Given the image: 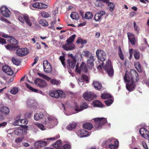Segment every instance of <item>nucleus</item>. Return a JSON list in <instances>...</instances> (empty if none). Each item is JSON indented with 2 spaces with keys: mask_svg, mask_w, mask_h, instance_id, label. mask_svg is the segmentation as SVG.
<instances>
[{
  "mask_svg": "<svg viewBox=\"0 0 149 149\" xmlns=\"http://www.w3.org/2000/svg\"><path fill=\"white\" fill-rule=\"evenodd\" d=\"M38 126L40 129L42 130H45L44 129V125L42 124H38Z\"/></svg>",
  "mask_w": 149,
  "mask_h": 149,
  "instance_id": "obj_63",
  "label": "nucleus"
},
{
  "mask_svg": "<svg viewBox=\"0 0 149 149\" xmlns=\"http://www.w3.org/2000/svg\"><path fill=\"white\" fill-rule=\"evenodd\" d=\"M49 95L51 96L57 98H64L66 96L64 92L59 90L51 91L49 92Z\"/></svg>",
  "mask_w": 149,
  "mask_h": 149,
  "instance_id": "obj_4",
  "label": "nucleus"
},
{
  "mask_svg": "<svg viewBox=\"0 0 149 149\" xmlns=\"http://www.w3.org/2000/svg\"><path fill=\"white\" fill-rule=\"evenodd\" d=\"M19 87H14L10 91V93L13 95L16 94L19 91Z\"/></svg>",
  "mask_w": 149,
  "mask_h": 149,
  "instance_id": "obj_38",
  "label": "nucleus"
},
{
  "mask_svg": "<svg viewBox=\"0 0 149 149\" xmlns=\"http://www.w3.org/2000/svg\"><path fill=\"white\" fill-rule=\"evenodd\" d=\"M96 56L98 60L103 62L107 59V55L103 50L98 49L96 52Z\"/></svg>",
  "mask_w": 149,
  "mask_h": 149,
  "instance_id": "obj_5",
  "label": "nucleus"
},
{
  "mask_svg": "<svg viewBox=\"0 0 149 149\" xmlns=\"http://www.w3.org/2000/svg\"><path fill=\"white\" fill-rule=\"evenodd\" d=\"M39 22L40 24L42 26H46L48 25V22L44 19L40 20Z\"/></svg>",
  "mask_w": 149,
  "mask_h": 149,
  "instance_id": "obj_46",
  "label": "nucleus"
},
{
  "mask_svg": "<svg viewBox=\"0 0 149 149\" xmlns=\"http://www.w3.org/2000/svg\"><path fill=\"white\" fill-rule=\"evenodd\" d=\"M82 78L83 80L86 81L87 83L88 82V77L86 75H83L82 76Z\"/></svg>",
  "mask_w": 149,
  "mask_h": 149,
  "instance_id": "obj_59",
  "label": "nucleus"
},
{
  "mask_svg": "<svg viewBox=\"0 0 149 149\" xmlns=\"http://www.w3.org/2000/svg\"><path fill=\"white\" fill-rule=\"evenodd\" d=\"M92 104L95 107L102 108L104 106L103 104L100 101L97 100L93 101Z\"/></svg>",
  "mask_w": 149,
  "mask_h": 149,
  "instance_id": "obj_24",
  "label": "nucleus"
},
{
  "mask_svg": "<svg viewBox=\"0 0 149 149\" xmlns=\"http://www.w3.org/2000/svg\"><path fill=\"white\" fill-rule=\"evenodd\" d=\"M67 66H69L71 69H74L75 66L76 60L69 59L67 60Z\"/></svg>",
  "mask_w": 149,
  "mask_h": 149,
  "instance_id": "obj_18",
  "label": "nucleus"
},
{
  "mask_svg": "<svg viewBox=\"0 0 149 149\" xmlns=\"http://www.w3.org/2000/svg\"><path fill=\"white\" fill-rule=\"evenodd\" d=\"M70 17L73 19L78 20L79 19V16L78 13L75 12H72L70 15Z\"/></svg>",
  "mask_w": 149,
  "mask_h": 149,
  "instance_id": "obj_29",
  "label": "nucleus"
},
{
  "mask_svg": "<svg viewBox=\"0 0 149 149\" xmlns=\"http://www.w3.org/2000/svg\"><path fill=\"white\" fill-rule=\"evenodd\" d=\"M2 69L3 71L8 75H12L14 73L13 70L8 65H3L2 67Z\"/></svg>",
  "mask_w": 149,
  "mask_h": 149,
  "instance_id": "obj_11",
  "label": "nucleus"
},
{
  "mask_svg": "<svg viewBox=\"0 0 149 149\" xmlns=\"http://www.w3.org/2000/svg\"><path fill=\"white\" fill-rule=\"evenodd\" d=\"M6 48L7 49L12 50L14 48H15V46H13L12 44H8L6 46H5Z\"/></svg>",
  "mask_w": 149,
  "mask_h": 149,
  "instance_id": "obj_54",
  "label": "nucleus"
},
{
  "mask_svg": "<svg viewBox=\"0 0 149 149\" xmlns=\"http://www.w3.org/2000/svg\"><path fill=\"white\" fill-rule=\"evenodd\" d=\"M6 43V40L0 37V44L3 45L5 44Z\"/></svg>",
  "mask_w": 149,
  "mask_h": 149,
  "instance_id": "obj_61",
  "label": "nucleus"
},
{
  "mask_svg": "<svg viewBox=\"0 0 149 149\" xmlns=\"http://www.w3.org/2000/svg\"><path fill=\"white\" fill-rule=\"evenodd\" d=\"M32 113V111H29V112L25 114V116L27 117L30 118L31 116Z\"/></svg>",
  "mask_w": 149,
  "mask_h": 149,
  "instance_id": "obj_64",
  "label": "nucleus"
},
{
  "mask_svg": "<svg viewBox=\"0 0 149 149\" xmlns=\"http://www.w3.org/2000/svg\"><path fill=\"white\" fill-rule=\"evenodd\" d=\"M131 81L130 84H126V87L128 91H132L134 90L136 85L134 84L135 81Z\"/></svg>",
  "mask_w": 149,
  "mask_h": 149,
  "instance_id": "obj_20",
  "label": "nucleus"
},
{
  "mask_svg": "<svg viewBox=\"0 0 149 149\" xmlns=\"http://www.w3.org/2000/svg\"><path fill=\"white\" fill-rule=\"evenodd\" d=\"M94 56H93L91 57L88 59L87 63L89 68L91 69L93 68L94 66Z\"/></svg>",
  "mask_w": 149,
  "mask_h": 149,
  "instance_id": "obj_17",
  "label": "nucleus"
},
{
  "mask_svg": "<svg viewBox=\"0 0 149 149\" xmlns=\"http://www.w3.org/2000/svg\"><path fill=\"white\" fill-rule=\"evenodd\" d=\"M32 5L33 7L38 9L46 8L47 7V5L42 3H36Z\"/></svg>",
  "mask_w": 149,
  "mask_h": 149,
  "instance_id": "obj_15",
  "label": "nucleus"
},
{
  "mask_svg": "<svg viewBox=\"0 0 149 149\" xmlns=\"http://www.w3.org/2000/svg\"><path fill=\"white\" fill-rule=\"evenodd\" d=\"M139 133L143 137H144L146 135L147 136L149 134H148V131L145 128L142 127L140 129Z\"/></svg>",
  "mask_w": 149,
  "mask_h": 149,
  "instance_id": "obj_22",
  "label": "nucleus"
},
{
  "mask_svg": "<svg viewBox=\"0 0 149 149\" xmlns=\"http://www.w3.org/2000/svg\"><path fill=\"white\" fill-rule=\"evenodd\" d=\"M83 128L85 129L91 130L93 127L92 124L89 123H84L83 125Z\"/></svg>",
  "mask_w": 149,
  "mask_h": 149,
  "instance_id": "obj_33",
  "label": "nucleus"
},
{
  "mask_svg": "<svg viewBox=\"0 0 149 149\" xmlns=\"http://www.w3.org/2000/svg\"><path fill=\"white\" fill-rule=\"evenodd\" d=\"M18 19L22 23L26 24L29 26H31L32 25V23L30 22L28 16L25 15H21L18 17Z\"/></svg>",
  "mask_w": 149,
  "mask_h": 149,
  "instance_id": "obj_6",
  "label": "nucleus"
},
{
  "mask_svg": "<svg viewBox=\"0 0 149 149\" xmlns=\"http://www.w3.org/2000/svg\"><path fill=\"white\" fill-rule=\"evenodd\" d=\"M12 61L14 64L17 65H19V63H20L19 60L14 57L12 58Z\"/></svg>",
  "mask_w": 149,
  "mask_h": 149,
  "instance_id": "obj_49",
  "label": "nucleus"
},
{
  "mask_svg": "<svg viewBox=\"0 0 149 149\" xmlns=\"http://www.w3.org/2000/svg\"><path fill=\"white\" fill-rule=\"evenodd\" d=\"M63 48L65 50L68 51L73 50L75 48V46L73 44L67 42L62 45Z\"/></svg>",
  "mask_w": 149,
  "mask_h": 149,
  "instance_id": "obj_10",
  "label": "nucleus"
},
{
  "mask_svg": "<svg viewBox=\"0 0 149 149\" xmlns=\"http://www.w3.org/2000/svg\"><path fill=\"white\" fill-rule=\"evenodd\" d=\"M80 68L85 72H87L88 71L86 65L84 62H82L81 63L80 66Z\"/></svg>",
  "mask_w": 149,
  "mask_h": 149,
  "instance_id": "obj_36",
  "label": "nucleus"
},
{
  "mask_svg": "<svg viewBox=\"0 0 149 149\" xmlns=\"http://www.w3.org/2000/svg\"><path fill=\"white\" fill-rule=\"evenodd\" d=\"M88 107V104L85 103L83 102L80 106V108L78 109V110L79 111H80L82 110L87 108Z\"/></svg>",
  "mask_w": 149,
  "mask_h": 149,
  "instance_id": "obj_35",
  "label": "nucleus"
},
{
  "mask_svg": "<svg viewBox=\"0 0 149 149\" xmlns=\"http://www.w3.org/2000/svg\"><path fill=\"white\" fill-rule=\"evenodd\" d=\"M25 84L27 87L31 91L36 93L38 92V91L37 89L33 88L29 84L26 83Z\"/></svg>",
  "mask_w": 149,
  "mask_h": 149,
  "instance_id": "obj_43",
  "label": "nucleus"
},
{
  "mask_svg": "<svg viewBox=\"0 0 149 149\" xmlns=\"http://www.w3.org/2000/svg\"><path fill=\"white\" fill-rule=\"evenodd\" d=\"M10 38V39L8 40L9 42L13 46H15V48L17 47V44L18 41L13 37H11Z\"/></svg>",
  "mask_w": 149,
  "mask_h": 149,
  "instance_id": "obj_31",
  "label": "nucleus"
},
{
  "mask_svg": "<svg viewBox=\"0 0 149 149\" xmlns=\"http://www.w3.org/2000/svg\"><path fill=\"white\" fill-rule=\"evenodd\" d=\"M47 144V142L44 141H39L35 143L34 146L36 147L41 146L44 147Z\"/></svg>",
  "mask_w": 149,
  "mask_h": 149,
  "instance_id": "obj_21",
  "label": "nucleus"
},
{
  "mask_svg": "<svg viewBox=\"0 0 149 149\" xmlns=\"http://www.w3.org/2000/svg\"><path fill=\"white\" fill-rule=\"evenodd\" d=\"M50 82L54 85H58L59 84V82L58 81H57L55 79H51Z\"/></svg>",
  "mask_w": 149,
  "mask_h": 149,
  "instance_id": "obj_60",
  "label": "nucleus"
},
{
  "mask_svg": "<svg viewBox=\"0 0 149 149\" xmlns=\"http://www.w3.org/2000/svg\"><path fill=\"white\" fill-rule=\"evenodd\" d=\"M43 66L44 72L46 73H50L52 70V67L47 60H45L43 62Z\"/></svg>",
  "mask_w": 149,
  "mask_h": 149,
  "instance_id": "obj_9",
  "label": "nucleus"
},
{
  "mask_svg": "<svg viewBox=\"0 0 149 149\" xmlns=\"http://www.w3.org/2000/svg\"><path fill=\"white\" fill-rule=\"evenodd\" d=\"M28 122L26 119H24L21 120L20 123L22 124V125H26L27 124Z\"/></svg>",
  "mask_w": 149,
  "mask_h": 149,
  "instance_id": "obj_58",
  "label": "nucleus"
},
{
  "mask_svg": "<svg viewBox=\"0 0 149 149\" xmlns=\"http://www.w3.org/2000/svg\"><path fill=\"white\" fill-rule=\"evenodd\" d=\"M40 15L44 18H48L50 17V15L45 11H42L40 13Z\"/></svg>",
  "mask_w": 149,
  "mask_h": 149,
  "instance_id": "obj_44",
  "label": "nucleus"
},
{
  "mask_svg": "<svg viewBox=\"0 0 149 149\" xmlns=\"http://www.w3.org/2000/svg\"><path fill=\"white\" fill-rule=\"evenodd\" d=\"M104 64V63L103 62H102V63L101 64H100L97 66V69L99 70H101L102 69V68H103Z\"/></svg>",
  "mask_w": 149,
  "mask_h": 149,
  "instance_id": "obj_62",
  "label": "nucleus"
},
{
  "mask_svg": "<svg viewBox=\"0 0 149 149\" xmlns=\"http://www.w3.org/2000/svg\"><path fill=\"white\" fill-rule=\"evenodd\" d=\"M53 146L57 149H61L62 147L61 141L59 140L53 144Z\"/></svg>",
  "mask_w": 149,
  "mask_h": 149,
  "instance_id": "obj_26",
  "label": "nucleus"
},
{
  "mask_svg": "<svg viewBox=\"0 0 149 149\" xmlns=\"http://www.w3.org/2000/svg\"><path fill=\"white\" fill-rule=\"evenodd\" d=\"M28 49L26 47L18 49L16 51L17 55L20 56H23L29 53Z\"/></svg>",
  "mask_w": 149,
  "mask_h": 149,
  "instance_id": "obj_8",
  "label": "nucleus"
},
{
  "mask_svg": "<svg viewBox=\"0 0 149 149\" xmlns=\"http://www.w3.org/2000/svg\"><path fill=\"white\" fill-rule=\"evenodd\" d=\"M124 79L125 81L127 82L130 81L137 82L139 80V77L137 72L134 69H132L129 73L126 71L124 77Z\"/></svg>",
  "mask_w": 149,
  "mask_h": 149,
  "instance_id": "obj_1",
  "label": "nucleus"
},
{
  "mask_svg": "<svg viewBox=\"0 0 149 149\" xmlns=\"http://www.w3.org/2000/svg\"><path fill=\"white\" fill-rule=\"evenodd\" d=\"M95 128L97 130H100L102 127L107 122V119L104 118H96L94 119Z\"/></svg>",
  "mask_w": 149,
  "mask_h": 149,
  "instance_id": "obj_2",
  "label": "nucleus"
},
{
  "mask_svg": "<svg viewBox=\"0 0 149 149\" xmlns=\"http://www.w3.org/2000/svg\"><path fill=\"white\" fill-rule=\"evenodd\" d=\"M113 102V100L112 99L109 100L105 101V103L107 106H110Z\"/></svg>",
  "mask_w": 149,
  "mask_h": 149,
  "instance_id": "obj_55",
  "label": "nucleus"
},
{
  "mask_svg": "<svg viewBox=\"0 0 149 149\" xmlns=\"http://www.w3.org/2000/svg\"><path fill=\"white\" fill-rule=\"evenodd\" d=\"M115 144H110L109 145L108 149H116L118 147V141L117 140L114 141Z\"/></svg>",
  "mask_w": 149,
  "mask_h": 149,
  "instance_id": "obj_27",
  "label": "nucleus"
},
{
  "mask_svg": "<svg viewBox=\"0 0 149 149\" xmlns=\"http://www.w3.org/2000/svg\"><path fill=\"white\" fill-rule=\"evenodd\" d=\"M83 96L85 100L90 101L93 100L95 97H96L97 96L93 92L87 91L83 94Z\"/></svg>",
  "mask_w": 149,
  "mask_h": 149,
  "instance_id": "obj_7",
  "label": "nucleus"
},
{
  "mask_svg": "<svg viewBox=\"0 0 149 149\" xmlns=\"http://www.w3.org/2000/svg\"><path fill=\"white\" fill-rule=\"evenodd\" d=\"M77 126V124L74 122H72L70 123L66 127V129L69 130H71L74 129Z\"/></svg>",
  "mask_w": 149,
  "mask_h": 149,
  "instance_id": "obj_30",
  "label": "nucleus"
},
{
  "mask_svg": "<svg viewBox=\"0 0 149 149\" xmlns=\"http://www.w3.org/2000/svg\"><path fill=\"white\" fill-rule=\"evenodd\" d=\"M101 97L102 99H105L108 98H111V96L107 93H104L101 94Z\"/></svg>",
  "mask_w": 149,
  "mask_h": 149,
  "instance_id": "obj_39",
  "label": "nucleus"
},
{
  "mask_svg": "<svg viewBox=\"0 0 149 149\" xmlns=\"http://www.w3.org/2000/svg\"><path fill=\"white\" fill-rule=\"evenodd\" d=\"M45 115L42 113L40 112L39 113H36L34 116V119L36 120H39L43 119Z\"/></svg>",
  "mask_w": 149,
  "mask_h": 149,
  "instance_id": "obj_25",
  "label": "nucleus"
},
{
  "mask_svg": "<svg viewBox=\"0 0 149 149\" xmlns=\"http://www.w3.org/2000/svg\"><path fill=\"white\" fill-rule=\"evenodd\" d=\"M109 1V0H96L95 2V6L97 7L102 8L104 7L105 4H107Z\"/></svg>",
  "mask_w": 149,
  "mask_h": 149,
  "instance_id": "obj_12",
  "label": "nucleus"
},
{
  "mask_svg": "<svg viewBox=\"0 0 149 149\" xmlns=\"http://www.w3.org/2000/svg\"><path fill=\"white\" fill-rule=\"evenodd\" d=\"M93 16L92 13L87 12L85 15V17L86 19H91Z\"/></svg>",
  "mask_w": 149,
  "mask_h": 149,
  "instance_id": "obj_48",
  "label": "nucleus"
},
{
  "mask_svg": "<svg viewBox=\"0 0 149 149\" xmlns=\"http://www.w3.org/2000/svg\"><path fill=\"white\" fill-rule=\"evenodd\" d=\"M35 83L40 88H44L47 85L45 81L39 79H37L35 81Z\"/></svg>",
  "mask_w": 149,
  "mask_h": 149,
  "instance_id": "obj_14",
  "label": "nucleus"
},
{
  "mask_svg": "<svg viewBox=\"0 0 149 149\" xmlns=\"http://www.w3.org/2000/svg\"><path fill=\"white\" fill-rule=\"evenodd\" d=\"M103 68L107 72L109 76L111 77L113 75V70L111 64V61L110 59H108L106 62L105 65H104Z\"/></svg>",
  "mask_w": 149,
  "mask_h": 149,
  "instance_id": "obj_3",
  "label": "nucleus"
},
{
  "mask_svg": "<svg viewBox=\"0 0 149 149\" xmlns=\"http://www.w3.org/2000/svg\"><path fill=\"white\" fill-rule=\"evenodd\" d=\"M59 59L61 61L62 65L64 67L66 66V64L65 62V58L64 56H61L59 57Z\"/></svg>",
  "mask_w": 149,
  "mask_h": 149,
  "instance_id": "obj_50",
  "label": "nucleus"
},
{
  "mask_svg": "<svg viewBox=\"0 0 149 149\" xmlns=\"http://www.w3.org/2000/svg\"><path fill=\"white\" fill-rule=\"evenodd\" d=\"M24 138L23 136L19 137L15 139V141L16 143H19L22 141Z\"/></svg>",
  "mask_w": 149,
  "mask_h": 149,
  "instance_id": "obj_56",
  "label": "nucleus"
},
{
  "mask_svg": "<svg viewBox=\"0 0 149 149\" xmlns=\"http://www.w3.org/2000/svg\"><path fill=\"white\" fill-rule=\"evenodd\" d=\"M21 120H17L14 122L13 124L15 125L21 126L22 124L20 123V121Z\"/></svg>",
  "mask_w": 149,
  "mask_h": 149,
  "instance_id": "obj_57",
  "label": "nucleus"
},
{
  "mask_svg": "<svg viewBox=\"0 0 149 149\" xmlns=\"http://www.w3.org/2000/svg\"><path fill=\"white\" fill-rule=\"evenodd\" d=\"M76 43L77 44L81 43V45H84L86 44L87 41L86 40H84L82 38L78 39L76 41Z\"/></svg>",
  "mask_w": 149,
  "mask_h": 149,
  "instance_id": "obj_47",
  "label": "nucleus"
},
{
  "mask_svg": "<svg viewBox=\"0 0 149 149\" xmlns=\"http://www.w3.org/2000/svg\"><path fill=\"white\" fill-rule=\"evenodd\" d=\"M129 40L132 45H134L136 42V39L134 35L130 32L127 33Z\"/></svg>",
  "mask_w": 149,
  "mask_h": 149,
  "instance_id": "obj_16",
  "label": "nucleus"
},
{
  "mask_svg": "<svg viewBox=\"0 0 149 149\" xmlns=\"http://www.w3.org/2000/svg\"><path fill=\"white\" fill-rule=\"evenodd\" d=\"M75 36L76 35L75 34L72 35L67 40H66L67 42L70 44H73L72 42L74 41Z\"/></svg>",
  "mask_w": 149,
  "mask_h": 149,
  "instance_id": "obj_37",
  "label": "nucleus"
},
{
  "mask_svg": "<svg viewBox=\"0 0 149 149\" xmlns=\"http://www.w3.org/2000/svg\"><path fill=\"white\" fill-rule=\"evenodd\" d=\"M82 55L86 58H90L93 56L91 53L87 51H83L82 52Z\"/></svg>",
  "mask_w": 149,
  "mask_h": 149,
  "instance_id": "obj_34",
  "label": "nucleus"
},
{
  "mask_svg": "<svg viewBox=\"0 0 149 149\" xmlns=\"http://www.w3.org/2000/svg\"><path fill=\"white\" fill-rule=\"evenodd\" d=\"M1 13L4 16L8 17L10 16V12L9 10L6 6H3L1 8Z\"/></svg>",
  "mask_w": 149,
  "mask_h": 149,
  "instance_id": "obj_13",
  "label": "nucleus"
},
{
  "mask_svg": "<svg viewBox=\"0 0 149 149\" xmlns=\"http://www.w3.org/2000/svg\"><path fill=\"white\" fill-rule=\"evenodd\" d=\"M134 56L136 59H138L140 57V53L138 50H134Z\"/></svg>",
  "mask_w": 149,
  "mask_h": 149,
  "instance_id": "obj_45",
  "label": "nucleus"
},
{
  "mask_svg": "<svg viewBox=\"0 0 149 149\" xmlns=\"http://www.w3.org/2000/svg\"><path fill=\"white\" fill-rule=\"evenodd\" d=\"M118 54L121 60H124V56L120 46L118 47Z\"/></svg>",
  "mask_w": 149,
  "mask_h": 149,
  "instance_id": "obj_41",
  "label": "nucleus"
},
{
  "mask_svg": "<svg viewBox=\"0 0 149 149\" xmlns=\"http://www.w3.org/2000/svg\"><path fill=\"white\" fill-rule=\"evenodd\" d=\"M60 136L58 134L56 136H55L53 137L50 138H47L46 139V140L47 141H49V140H52V141H54L60 138Z\"/></svg>",
  "mask_w": 149,
  "mask_h": 149,
  "instance_id": "obj_51",
  "label": "nucleus"
},
{
  "mask_svg": "<svg viewBox=\"0 0 149 149\" xmlns=\"http://www.w3.org/2000/svg\"><path fill=\"white\" fill-rule=\"evenodd\" d=\"M107 3L108 4V8L109 10L111 12L113 11V9L115 6L113 3L111 2H109V1L108 3Z\"/></svg>",
  "mask_w": 149,
  "mask_h": 149,
  "instance_id": "obj_40",
  "label": "nucleus"
},
{
  "mask_svg": "<svg viewBox=\"0 0 149 149\" xmlns=\"http://www.w3.org/2000/svg\"><path fill=\"white\" fill-rule=\"evenodd\" d=\"M79 134L81 137H84L88 136L89 135L88 132L84 129H81L79 131Z\"/></svg>",
  "mask_w": 149,
  "mask_h": 149,
  "instance_id": "obj_23",
  "label": "nucleus"
},
{
  "mask_svg": "<svg viewBox=\"0 0 149 149\" xmlns=\"http://www.w3.org/2000/svg\"><path fill=\"white\" fill-rule=\"evenodd\" d=\"M0 112L2 113H4L6 115L9 113L10 110L8 107L3 106L0 108Z\"/></svg>",
  "mask_w": 149,
  "mask_h": 149,
  "instance_id": "obj_28",
  "label": "nucleus"
},
{
  "mask_svg": "<svg viewBox=\"0 0 149 149\" xmlns=\"http://www.w3.org/2000/svg\"><path fill=\"white\" fill-rule=\"evenodd\" d=\"M23 129H17L14 131V133L17 135H20L23 133Z\"/></svg>",
  "mask_w": 149,
  "mask_h": 149,
  "instance_id": "obj_42",
  "label": "nucleus"
},
{
  "mask_svg": "<svg viewBox=\"0 0 149 149\" xmlns=\"http://www.w3.org/2000/svg\"><path fill=\"white\" fill-rule=\"evenodd\" d=\"M93 85L94 88L97 90L100 91L102 87V84L100 82L97 81H94Z\"/></svg>",
  "mask_w": 149,
  "mask_h": 149,
  "instance_id": "obj_19",
  "label": "nucleus"
},
{
  "mask_svg": "<svg viewBox=\"0 0 149 149\" xmlns=\"http://www.w3.org/2000/svg\"><path fill=\"white\" fill-rule=\"evenodd\" d=\"M134 66L137 70V71L140 72H141L142 71V68L139 62H136L134 63Z\"/></svg>",
  "mask_w": 149,
  "mask_h": 149,
  "instance_id": "obj_32",
  "label": "nucleus"
},
{
  "mask_svg": "<svg viewBox=\"0 0 149 149\" xmlns=\"http://www.w3.org/2000/svg\"><path fill=\"white\" fill-rule=\"evenodd\" d=\"M71 146L68 144H66L62 147L61 149H71Z\"/></svg>",
  "mask_w": 149,
  "mask_h": 149,
  "instance_id": "obj_53",
  "label": "nucleus"
},
{
  "mask_svg": "<svg viewBox=\"0 0 149 149\" xmlns=\"http://www.w3.org/2000/svg\"><path fill=\"white\" fill-rule=\"evenodd\" d=\"M101 17V16L99 14L97 13H96L95 15L94 19L96 21H98L100 20Z\"/></svg>",
  "mask_w": 149,
  "mask_h": 149,
  "instance_id": "obj_52",
  "label": "nucleus"
}]
</instances>
